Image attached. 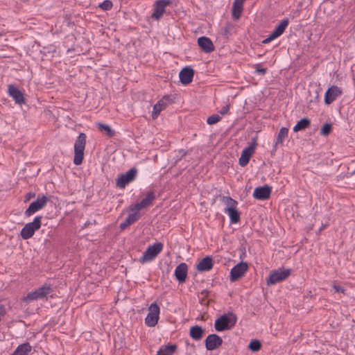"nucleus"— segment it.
<instances>
[{"mask_svg": "<svg viewBox=\"0 0 355 355\" xmlns=\"http://www.w3.org/2000/svg\"><path fill=\"white\" fill-rule=\"evenodd\" d=\"M223 201L226 205L225 212L227 213L232 224L238 223L240 221V213L237 209L238 202L230 197L225 196Z\"/></svg>", "mask_w": 355, "mask_h": 355, "instance_id": "1", "label": "nucleus"}, {"mask_svg": "<svg viewBox=\"0 0 355 355\" xmlns=\"http://www.w3.org/2000/svg\"><path fill=\"white\" fill-rule=\"evenodd\" d=\"M86 138L87 137L85 133H80L75 141L73 163L76 165L81 164L83 161Z\"/></svg>", "mask_w": 355, "mask_h": 355, "instance_id": "2", "label": "nucleus"}, {"mask_svg": "<svg viewBox=\"0 0 355 355\" xmlns=\"http://www.w3.org/2000/svg\"><path fill=\"white\" fill-rule=\"evenodd\" d=\"M236 320V316L232 313L223 315L215 321L214 327L217 331L230 329L235 325Z\"/></svg>", "mask_w": 355, "mask_h": 355, "instance_id": "3", "label": "nucleus"}, {"mask_svg": "<svg viewBox=\"0 0 355 355\" xmlns=\"http://www.w3.org/2000/svg\"><path fill=\"white\" fill-rule=\"evenodd\" d=\"M163 244L162 243H156L152 245H149L144 252L142 257L139 259L141 263H145L152 261L162 252Z\"/></svg>", "mask_w": 355, "mask_h": 355, "instance_id": "4", "label": "nucleus"}, {"mask_svg": "<svg viewBox=\"0 0 355 355\" xmlns=\"http://www.w3.org/2000/svg\"><path fill=\"white\" fill-rule=\"evenodd\" d=\"M291 269L279 268L270 272L269 276L266 279L268 285H274L286 279L291 275Z\"/></svg>", "mask_w": 355, "mask_h": 355, "instance_id": "5", "label": "nucleus"}, {"mask_svg": "<svg viewBox=\"0 0 355 355\" xmlns=\"http://www.w3.org/2000/svg\"><path fill=\"white\" fill-rule=\"evenodd\" d=\"M41 216H37L33 221L27 223L21 231V236L24 239H28L33 236L35 232L41 227Z\"/></svg>", "mask_w": 355, "mask_h": 355, "instance_id": "6", "label": "nucleus"}, {"mask_svg": "<svg viewBox=\"0 0 355 355\" xmlns=\"http://www.w3.org/2000/svg\"><path fill=\"white\" fill-rule=\"evenodd\" d=\"M160 309L156 303H153L148 308V313L145 319V323L148 327H155L159 320Z\"/></svg>", "mask_w": 355, "mask_h": 355, "instance_id": "7", "label": "nucleus"}, {"mask_svg": "<svg viewBox=\"0 0 355 355\" xmlns=\"http://www.w3.org/2000/svg\"><path fill=\"white\" fill-rule=\"evenodd\" d=\"M137 172V169L132 168L125 174L120 175L116 180V186L121 189L124 188L128 183L135 180Z\"/></svg>", "mask_w": 355, "mask_h": 355, "instance_id": "8", "label": "nucleus"}, {"mask_svg": "<svg viewBox=\"0 0 355 355\" xmlns=\"http://www.w3.org/2000/svg\"><path fill=\"white\" fill-rule=\"evenodd\" d=\"M173 100L169 95H165L153 107L152 112V118L155 119L157 118L160 112L164 110L168 104L171 103Z\"/></svg>", "mask_w": 355, "mask_h": 355, "instance_id": "9", "label": "nucleus"}, {"mask_svg": "<svg viewBox=\"0 0 355 355\" xmlns=\"http://www.w3.org/2000/svg\"><path fill=\"white\" fill-rule=\"evenodd\" d=\"M248 269L247 263L241 262L236 264L230 271V280L234 282L242 277Z\"/></svg>", "mask_w": 355, "mask_h": 355, "instance_id": "10", "label": "nucleus"}, {"mask_svg": "<svg viewBox=\"0 0 355 355\" xmlns=\"http://www.w3.org/2000/svg\"><path fill=\"white\" fill-rule=\"evenodd\" d=\"M171 3L169 0H157L154 3V12L152 14V18L158 20L165 12V8Z\"/></svg>", "mask_w": 355, "mask_h": 355, "instance_id": "11", "label": "nucleus"}, {"mask_svg": "<svg viewBox=\"0 0 355 355\" xmlns=\"http://www.w3.org/2000/svg\"><path fill=\"white\" fill-rule=\"evenodd\" d=\"M343 92L342 89L336 86L333 85L329 87L324 94V103L326 105H330L333 103L338 96H341Z\"/></svg>", "mask_w": 355, "mask_h": 355, "instance_id": "12", "label": "nucleus"}, {"mask_svg": "<svg viewBox=\"0 0 355 355\" xmlns=\"http://www.w3.org/2000/svg\"><path fill=\"white\" fill-rule=\"evenodd\" d=\"M8 93L17 104L22 105L25 103V98L23 93L13 85H8Z\"/></svg>", "mask_w": 355, "mask_h": 355, "instance_id": "13", "label": "nucleus"}, {"mask_svg": "<svg viewBox=\"0 0 355 355\" xmlns=\"http://www.w3.org/2000/svg\"><path fill=\"white\" fill-rule=\"evenodd\" d=\"M223 343L222 338L216 334H210L205 339V347L207 350H214Z\"/></svg>", "mask_w": 355, "mask_h": 355, "instance_id": "14", "label": "nucleus"}, {"mask_svg": "<svg viewBox=\"0 0 355 355\" xmlns=\"http://www.w3.org/2000/svg\"><path fill=\"white\" fill-rule=\"evenodd\" d=\"M271 193V187L265 185L263 187H259L255 188L253 197L257 200H267L270 198Z\"/></svg>", "mask_w": 355, "mask_h": 355, "instance_id": "15", "label": "nucleus"}, {"mask_svg": "<svg viewBox=\"0 0 355 355\" xmlns=\"http://www.w3.org/2000/svg\"><path fill=\"white\" fill-rule=\"evenodd\" d=\"M44 205V196H42L37 200L33 202L29 205L28 208L26 210L24 214L26 216H31L33 215L38 210L42 209Z\"/></svg>", "mask_w": 355, "mask_h": 355, "instance_id": "16", "label": "nucleus"}, {"mask_svg": "<svg viewBox=\"0 0 355 355\" xmlns=\"http://www.w3.org/2000/svg\"><path fill=\"white\" fill-rule=\"evenodd\" d=\"M155 199V194L153 191L149 192L146 197L144 198L140 202L136 203L132 208L131 210H141L150 206Z\"/></svg>", "mask_w": 355, "mask_h": 355, "instance_id": "17", "label": "nucleus"}, {"mask_svg": "<svg viewBox=\"0 0 355 355\" xmlns=\"http://www.w3.org/2000/svg\"><path fill=\"white\" fill-rule=\"evenodd\" d=\"M254 149H255V145H251V146L245 148L243 150V152L241 153V156L239 158V164L241 166H245L248 164L251 156L252 155V154L254 151Z\"/></svg>", "mask_w": 355, "mask_h": 355, "instance_id": "18", "label": "nucleus"}, {"mask_svg": "<svg viewBox=\"0 0 355 355\" xmlns=\"http://www.w3.org/2000/svg\"><path fill=\"white\" fill-rule=\"evenodd\" d=\"M194 71L190 67H184L182 69L179 74L180 81L184 85L189 84L193 77Z\"/></svg>", "mask_w": 355, "mask_h": 355, "instance_id": "19", "label": "nucleus"}, {"mask_svg": "<svg viewBox=\"0 0 355 355\" xmlns=\"http://www.w3.org/2000/svg\"><path fill=\"white\" fill-rule=\"evenodd\" d=\"M187 271L188 267L185 263H182L176 267L175 270V276L179 282L182 283L186 281Z\"/></svg>", "mask_w": 355, "mask_h": 355, "instance_id": "20", "label": "nucleus"}, {"mask_svg": "<svg viewBox=\"0 0 355 355\" xmlns=\"http://www.w3.org/2000/svg\"><path fill=\"white\" fill-rule=\"evenodd\" d=\"M199 46L205 53H210L214 50V46L211 40L207 37H200L198 39Z\"/></svg>", "mask_w": 355, "mask_h": 355, "instance_id": "21", "label": "nucleus"}, {"mask_svg": "<svg viewBox=\"0 0 355 355\" xmlns=\"http://www.w3.org/2000/svg\"><path fill=\"white\" fill-rule=\"evenodd\" d=\"M245 0H234L232 6V14L234 19H239L241 15L243 3Z\"/></svg>", "mask_w": 355, "mask_h": 355, "instance_id": "22", "label": "nucleus"}, {"mask_svg": "<svg viewBox=\"0 0 355 355\" xmlns=\"http://www.w3.org/2000/svg\"><path fill=\"white\" fill-rule=\"evenodd\" d=\"M213 268V261L209 257H206L201 259L196 266L198 271H208Z\"/></svg>", "mask_w": 355, "mask_h": 355, "instance_id": "23", "label": "nucleus"}, {"mask_svg": "<svg viewBox=\"0 0 355 355\" xmlns=\"http://www.w3.org/2000/svg\"><path fill=\"white\" fill-rule=\"evenodd\" d=\"M205 331L200 326L191 327L189 331L190 336L195 340H200L204 336Z\"/></svg>", "mask_w": 355, "mask_h": 355, "instance_id": "24", "label": "nucleus"}, {"mask_svg": "<svg viewBox=\"0 0 355 355\" xmlns=\"http://www.w3.org/2000/svg\"><path fill=\"white\" fill-rule=\"evenodd\" d=\"M44 296V286H41L38 289L29 293L26 297V300H34L39 298H42Z\"/></svg>", "mask_w": 355, "mask_h": 355, "instance_id": "25", "label": "nucleus"}, {"mask_svg": "<svg viewBox=\"0 0 355 355\" xmlns=\"http://www.w3.org/2000/svg\"><path fill=\"white\" fill-rule=\"evenodd\" d=\"M288 19H284L279 24V25L275 28V29L271 33L275 38L280 36L285 31L286 28L288 24Z\"/></svg>", "mask_w": 355, "mask_h": 355, "instance_id": "26", "label": "nucleus"}, {"mask_svg": "<svg viewBox=\"0 0 355 355\" xmlns=\"http://www.w3.org/2000/svg\"><path fill=\"white\" fill-rule=\"evenodd\" d=\"M31 350V346L29 343H23L17 347L12 355H28Z\"/></svg>", "mask_w": 355, "mask_h": 355, "instance_id": "27", "label": "nucleus"}, {"mask_svg": "<svg viewBox=\"0 0 355 355\" xmlns=\"http://www.w3.org/2000/svg\"><path fill=\"white\" fill-rule=\"evenodd\" d=\"M310 123H311V121L309 119H308L306 118L302 119L294 126L293 131L296 132L304 130L310 125Z\"/></svg>", "mask_w": 355, "mask_h": 355, "instance_id": "28", "label": "nucleus"}, {"mask_svg": "<svg viewBox=\"0 0 355 355\" xmlns=\"http://www.w3.org/2000/svg\"><path fill=\"white\" fill-rule=\"evenodd\" d=\"M175 349V345L164 346L159 349L157 355H173Z\"/></svg>", "mask_w": 355, "mask_h": 355, "instance_id": "29", "label": "nucleus"}, {"mask_svg": "<svg viewBox=\"0 0 355 355\" xmlns=\"http://www.w3.org/2000/svg\"><path fill=\"white\" fill-rule=\"evenodd\" d=\"M97 126L100 131L105 132L109 137H112L114 135V131L108 125L98 123Z\"/></svg>", "mask_w": 355, "mask_h": 355, "instance_id": "30", "label": "nucleus"}, {"mask_svg": "<svg viewBox=\"0 0 355 355\" xmlns=\"http://www.w3.org/2000/svg\"><path fill=\"white\" fill-rule=\"evenodd\" d=\"M288 129L286 128H282L277 135L275 144H282L283 141L288 137Z\"/></svg>", "mask_w": 355, "mask_h": 355, "instance_id": "31", "label": "nucleus"}, {"mask_svg": "<svg viewBox=\"0 0 355 355\" xmlns=\"http://www.w3.org/2000/svg\"><path fill=\"white\" fill-rule=\"evenodd\" d=\"M139 210L132 211L130 209V213L128 214L126 220L128 223L132 224L135 223L140 218V214L138 212Z\"/></svg>", "mask_w": 355, "mask_h": 355, "instance_id": "32", "label": "nucleus"}, {"mask_svg": "<svg viewBox=\"0 0 355 355\" xmlns=\"http://www.w3.org/2000/svg\"><path fill=\"white\" fill-rule=\"evenodd\" d=\"M261 344L257 340H252L248 345L249 349H250L252 352H257L261 349Z\"/></svg>", "mask_w": 355, "mask_h": 355, "instance_id": "33", "label": "nucleus"}, {"mask_svg": "<svg viewBox=\"0 0 355 355\" xmlns=\"http://www.w3.org/2000/svg\"><path fill=\"white\" fill-rule=\"evenodd\" d=\"M221 120V117L218 114H213L208 117L207 122L209 125H214L217 123Z\"/></svg>", "mask_w": 355, "mask_h": 355, "instance_id": "34", "label": "nucleus"}, {"mask_svg": "<svg viewBox=\"0 0 355 355\" xmlns=\"http://www.w3.org/2000/svg\"><path fill=\"white\" fill-rule=\"evenodd\" d=\"M331 131V125L325 123L320 129V134L324 136H327Z\"/></svg>", "mask_w": 355, "mask_h": 355, "instance_id": "35", "label": "nucleus"}, {"mask_svg": "<svg viewBox=\"0 0 355 355\" xmlns=\"http://www.w3.org/2000/svg\"><path fill=\"white\" fill-rule=\"evenodd\" d=\"M112 3L110 0H105L99 5V7L103 10H109L112 8Z\"/></svg>", "mask_w": 355, "mask_h": 355, "instance_id": "36", "label": "nucleus"}, {"mask_svg": "<svg viewBox=\"0 0 355 355\" xmlns=\"http://www.w3.org/2000/svg\"><path fill=\"white\" fill-rule=\"evenodd\" d=\"M335 292L338 293H342L343 294H345V289L343 288L342 286L336 284V283H334L332 285Z\"/></svg>", "mask_w": 355, "mask_h": 355, "instance_id": "37", "label": "nucleus"}, {"mask_svg": "<svg viewBox=\"0 0 355 355\" xmlns=\"http://www.w3.org/2000/svg\"><path fill=\"white\" fill-rule=\"evenodd\" d=\"M230 107L228 105L223 106L220 110V114L222 115L226 114L229 112Z\"/></svg>", "mask_w": 355, "mask_h": 355, "instance_id": "38", "label": "nucleus"}, {"mask_svg": "<svg viewBox=\"0 0 355 355\" xmlns=\"http://www.w3.org/2000/svg\"><path fill=\"white\" fill-rule=\"evenodd\" d=\"M256 72L264 75L266 73V69L264 68H260L259 65L257 64L256 67Z\"/></svg>", "mask_w": 355, "mask_h": 355, "instance_id": "39", "label": "nucleus"}, {"mask_svg": "<svg viewBox=\"0 0 355 355\" xmlns=\"http://www.w3.org/2000/svg\"><path fill=\"white\" fill-rule=\"evenodd\" d=\"M275 39H276V38L272 34H270L266 39H265L262 41V43L268 44Z\"/></svg>", "mask_w": 355, "mask_h": 355, "instance_id": "40", "label": "nucleus"}, {"mask_svg": "<svg viewBox=\"0 0 355 355\" xmlns=\"http://www.w3.org/2000/svg\"><path fill=\"white\" fill-rule=\"evenodd\" d=\"M130 225H131V224L130 223H127V220L125 219V220L123 223H121L120 228L121 230H125Z\"/></svg>", "mask_w": 355, "mask_h": 355, "instance_id": "41", "label": "nucleus"}, {"mask_svg": "<svg viewBox=\"0 0 355 355\" xmlns=\"http://www.w3.org/2000/svg\"><path fill=\"white\" fill-rule=\"evenodd\" d=\"M33 196H34V194H33L32 193H27L26 196V198H26L25 200L26 201L29 200Z\"/></svg>", "mask_w": 355, "mask_h": 355, "instance_id": "42", "label": "nucleus"}, {"mask_svg": "<svg viewBox=\"0 0 355 355\" xmlns=\"http://www.w3.org/2000/svg\"><path fill=\"white\" fill-rule=\"evenodd\" d=\"M325 225H322L320 229V231H322V230H324L325 228Z\"/></svg>", "mask_w": 355, "mask_h": 355, "instance_id": "43", "label": "nucleus"}, {"mask_svg": "<svg viewBox=\"0 0 355 355\" xmlns=\"http://www.w3.org/2000/svg\"><path fill=\"white\" fill-rule=\"evenodd\" d=\"M352 175H355V170L352 172Z\"/></svg>", "mask_w": 355, "mask_h": 355, "instance_id": "44", "label": "nucleus"}, {"mask_svg": "<svg viewBox=\"0 0 355 355\" xmlns=\"http://www.w3.org/2000/svg\"><path fill=\"white\" fill-rule=\"evenodd\" d=\"M45 202H46V205H47V202H48V201H47V200H46H46H45Z\"/></svg>", "mask_w": 355, "mask_h": 355, "instance_id": "45", "label": "nucleus"}]
</instances>
